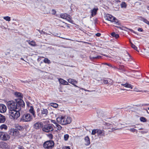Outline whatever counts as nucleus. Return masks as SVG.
I'll list each match as a JSON object with an SVG mask.
<instances>
[{
	"mask_svg": "<svg viewBox=\"0 0 149 149\" xmlns=\"http://www.w3.org/2000/svg\"><path fill=\"white\" fill-rule=\"evenodd\" d=\"M7 104L9 111L17 109L20 110L22 107H24L25 106V103L24 101L20 99H15V101H8Z\"/></svg>",
	"mask_w": 149,
	"mask_h": 149,
	"instance_id": "obj_1",
	"label": "nucleus"
},
{
	"mask_svg": "<svg viewBox=\"0 0 149 149\" xmlns=\"http://www.w3.org/2000/svg\"><path fill=\"white\" fill-rule=\"evenodd\" d=\"M18 110H15L12 111H9L10 115L14 119H17L20 115L19 111Z\"/></svg>",
	"mask_w": 149,
	"mask_h": 149,
	"instance_id": "obj_2",
	"label": "nucleus"
},
{
	"mask_svg": "<svg viewBox=\"0 0 149 149\" xmlns=\"http://www.w3.org/2000/svg\"><path fill=\"white\" fill-rule=\"evenodd\" d=\"M32 119V116L29 113H27L24 114L20 119V121L29 122Z\"/></svg>",
	"mask_w": 149,
	"mask_h": 149,
	"instance_id": "obj_3",
	"label": "nucleus"
},
{
	"mask_svg": "<svg viewBox=\"0 0 149 149\" xmlns=\"http://www.w3.org/2000/svg\"><path fill=\"white\" fill-rule=\"evenodd\" d=\"M10 138V135L6 132H0V139L4 141L8 140Z\"/></svg>",
	"mask_w": 149,
	"mask_h": 149,
	"instance_id": "obj_4",
	"label": "nucleus"
},
{
	"mask_svg": "<svg viewBox=\"0 0 149 149\" xmlns=\"http://www.w3.org/2000/svg\"><path fill=\"white\" fill-rule=\"evenodd\" d=\"M42 125V130L43 131H45V132H47V125L46 124L44 125V127H43V124L42 122H38L36 123H35L34 125V127L36 129H38L40 128Z\"/></svg>",
	"mask_w": 149,
	"mask_h": 149,
	"instance_id": "obj_5",
	"label": "nucleus"
},
{
	"mask_svg": "<svg viewBox=\"0 0 149 149\" xmlns=\"http://www.w3.org/2000/svg\"><path fill=\"white\" fill-rule=\"evenodd\" d=\"M71 121V118L70 117L63 116L62 125H66L70 123Z\"/></svg>",
	"mask_w": 149,
	"mask_h": 149,
	"instance_id": "obj_6",
	"label": "nucleus"
},
{
	"mask_svg": "<svg viewBox=\"0 0 149 149\" xmlns=\"http://www.w3.org/2000/svg\"><path fill=\"white\" fill-rule=\"evenodd\" d=\"M54 142L53 141H47V149H52L54 147Z\"/></svg>",
	"mask_w": 149,
	"mask_h": 149,
	"instance_id": "obj_7",
	"label": "nucleus"
},
{
	"mask_svg": "<svg viewBox=\"0 0 149 149\" xmlns=\"http://www.w3.org/2000/svg\"><path fill=\"white\" fill-rule=\"evenodd\" d=\"M9 132H10V134L13 136L18 135L19 133L18 130L15 129H11L10 130Z\"/></svg>",
	"mask_w": 149,
	"mask_h": 149,
	"instance_id": "obj_8",
	"label": "nucleus"
},
{
	"mask_svg": "<svg viewBox=\"0 0 149 149\" xmlns=\"http://www.w3.org/2000/svg\"><path fill=\"white\" fill-rule=\"evenodd\" d=\"M49 120H47V133L52 132L54 130L53 125L52 124H48V123H49Z\"/></svg>",
	"mask_w": 149,
	"mask_h": 149,
	"instance_id": "obj_9",
	"label": "nucleus"
},
{
	"mask_svg": "<svg viewBox=\"0 0 149 149\" xmlns=\"http://www.w3.org/2000/svg\"><path fill=\"white\" fill-rule=\"evenodd\" d=\"M41 113L40 116V117L43 118H46L47 116V109L41 108Z\"/></svg>",
	"mask_w": 149,
	"mask_h": 149,
	"instance_id": "obj_10",
	"label": "nucleus"
},
{
	"mask_svg": "<svg viewBox=\"0 0 149 149\" xmlns=\"http://www.w3.org/2000/svg\"><path fill=\"white\" fill-rule=\"evenodd\" d=\"M6 110V106L3 104H0V112L1 113L5 112Z\"/></svg>",
	"mask_w": 149,
	"mask_h": 149,
	"instance_id": "obj_11",
	"label": "nucleus"
},
{
	"mask_svg": "<svg viewBox=\"0 0 149 149\" xmlns=\"http://www.w3.org/2000/svg\"><path fill=\"white\" fill-rule=\"evenodd\" d=\"M115 17L111 15L108 14L106 15L105 17V19L107 20L110 21L111 22L113 21V19Z\"/></svg>",
	"mask_w": 149,
	"mask_h": 149,
	"instance_id": "obj_12",
	"label": "nucleus"
},
{
	"mask_svg": "<svg viewBox=\"0 0 149 149\" xmlns=\"http://www.w3.org/2000/svg\"><path fill=\"white\" fill-rule=\"evenodd\" d=\"M98 10V9L97 8H94L91 10V15L92 16H93L96 14Z\"/></svg>",
	"mask_w": 149,
	"mask_h": 149,
	"instance_id": "obj_13",
	"label": "nucleus"
},
{
	"mask_svg": "<svg viewBox=\"0 0 149 149\" xmlns=\"http://www.w3.org/2000/svg\"><path fill=\"white\" fill-rule=\"evenodd\" d=\"M127 55L125 56L123 58V60L125 61H128L131 58L130 54L127 53Z\"/></svg>",
	"mask_w": 149,
	"mask_h": 149,
	"instance_id": "obj_14",
	"label": "nucleus"
},
{
	"mask_svg": "<svg viewBox=\"0 0 149 149\" xmlns=\"http://www.w3.org/2000/svg\"><path fill=\"white\" fill-rule=\"evenodd\" d=\"M84 140H85V145L86 146L89 145L90 143V140L89 137L88 136H86L84 138Z\"/></svg>",
	"mask_w": 149,
	"mask_h": 149,
	"instance_id": "obj_15",
	"label": "nucleus"
},
{
	"mask_svg": "<svg viewBox=\"0 0 149 149\" xmlns=\"http://www.w3.org/2000/svg\"><path fill=\"white\" fill-rule=\"evenodd\" d=\"M97 133L100 136H104V131L100 130L97 129Z\"/></svg>",
	"mask_w": 149,
	"mask_h": 149,
	"instance_id": "obj_16",
	"label": "nucleus"
},
{
	"mask_svg": "<svg viewBox=\"0 0 149 149\" xmlns=\"http://www.w3.org/2000/svg\"><path fill=\"white\" fill-rule=\"evenodd\" d=\"M6 120L5 116L0 114V123H3Z\"/></svg>",
	"mask_w": 149,
	"mask_h": 149,
	"instance_id": "obj_17",
	"label": "nucleus"
},
{
	"mask_svg": "<svg viewBox=\"0 0 149 149\" xmlns=\"http://www.w3.org/2000/svg\"><path fill=\"white\" fill-rule=\"evenodd\" d=\"M59 81L60 83L66 85L68 84V82L61 78L59 79Z\"/></svg>",
	"mask_w": 149,
	"mask_h": 149,
	"instance_id": "obj_18",
	"label": "nucleus"
},
{
	"mask_svg": "<svg viewBox=\"0 0 149 149\" xmlns=\"http://www.w3.org/2000/svg\"><path fill=\"white\" fill-rule=\"evenodd\" d=\"M68 16H70L69 15L67 14L66 13H61L60 15V17L61 18L65 19H66Z\"/></svg>",
	"mask_w": 149,
	"mask_h": 149,
	"instance_id": "obj_19",
	"label": "nucleus"
},
{
	"mask_svg": "<svg viewBox=\"0 0 149 149\" xmlns=\"http://www.w3.org/2000/svg\"><path fill=\"white\" fill-rule=\"evenodd\" d=\"M140 19L142 21H143L144 22L147 24L149 25V22L146 19L143 17H140Z\"/></svg>",
	"mask_w": 149,
	"mask_h": 149,
	"instance_id": "obj_20",
	"label": "nucleus"
},
{
	"mask_svg": "<svg viewBox=\"0 0 149 149\" xmlns=\"http://www.w3.org/2000/svg\"><path fill=\"white\" fill-rule=\"evenodd\" d=\"M121 85L126 88H129L131 89L132 88V86L130 84H129L127 83H126L125 84H122Z\"/></svg>",
	"mask_w": 149,
	"mask_h": 149,
	"instance_id": "obj_21",
	"label": "nucleus"
},
{
	"mask_svg": "<svg viewBox=\"0 0 149 149\" xmlns=\"http://www.w3.org/2000/svg\"><path fill=\"white\" fill-rule=\"evenodd\" d=\"M29 112L32 114L34 117H35L36 116L35 114V112L33 110V108L32 106L30 107V108L29 110Z\"/></svg>",
	"mask_w": 149,
	"mask_h": 149,
	"instance_id": "obj_22",
	"label": "nucleus"
},
{
	"mask_svg": "<svg viewBox=\"0 0 149 149\" xmlns=\"http://www.w3.org/2000/svg\"><path fill=\"white\" fill-rule=\"evenodd\" d=\"M113 20L112 22H114V24L116 25H120V24L119 23L118 20L115 17L113 19Z\"/></svg>",
	"mask_w": 149,
	"mask_h": 149,
	"instance_id": "obj_23",
	"label": "nucleus"
},
{
	"mask_svg": "<svg viewBox=\"0 0 149 149\" xmlns=\"http://www.w3.org/2000/svg\"><path fill=\"white\" fill-rule=\"evenodd\" d=\"M63 116H61V117H58L56 118L57 121L59 123L61 124L62 125V120Z\"/></svg>",
	"mask_w": 149,
	"mask_h": 149,
	"instance_id": "obj_24",
	"label": "nucleus"
},
{
	"mask_svg": "<svg viewBox=\"0 0 149 149\" xmlns=\"http://www.w3.org/2000/svg\"><path fill=\"white\" fill-rule=\"evenodd\" d=\"M111 35L113 37H114L115 38L117 39L119 37V35L118 34H116L114 32H113L111 33Z\"/></svg>",
	"mask_w": 149,
	"mask_h": 149,
	"instance_id": "obj_25",
	"label": "nucleus"
},
{
	"mask_svg": "<svg viewBox=\"0 0 149 149\" xmlns=\"http://www.w3.org/2000/svg\"><path fill=\"white\" fill-rule=\"evenodd\" d=\"M127 5L125 2H123L120 4V6L121 8H126L127 7Z\"/></svg>",
	"mask_w": 149,
	"mask_h": 149,
	"instance_id": "obj_26",
	"label": "nucleus"
},
{
	"mask_svg": "<svg viewBox=\"0 0 149 149\" xmlns=\"http://www.w3.org/2000/svg\"><path fill=\"white\" fill-rule=\"evenodd\" d=\"M110 81H109V80H103V83H104L105 84H112V83L111 82V83H110V81H111V80L109 79Z\"/></svg>",
	"mask_w": 149,
	"mask_h": 149,
	"instance_id": "obj_27",
	"label": "nucleus"
},
{
	"mask_svg": "<svg viewBox=\"0 0 149 149\" xmlns=\"http://www.w3.org/2000/svg\"><path fill=\"white\" fill-rule=\"evenodd\" d=\"M15 95L20 98H21L22 97V95L21 93L19 92H16L15 93Z\"/></svg>",
	"mask_w": 149,
	"mask_h": 149,
	"instance_id": "obj_28",
	"label": "nucleus"
},
{
	"mask_svg": "<svg viewBox=\"0 0 149 149\" xmlns=\"http://www.w3.org/2000/svg\"><path fill=\"white\" fill-rule=\"evenodd\" d=\"M132 127H134L135 128H138L139 130H143V129L141 127H140L141 125L139 124H137L136 125V126L134 125L131 126Z\"/></svg>",
	"mask_w": 149,
	"mask_h": 149,
	"instance_id": "obj_29",
	"label": "nucleus"
},
{
	"mask_svg": "<svg viewBox=\"0 0 149 149\" xmlns=\"http://www.w3.org/2000/svg\"><path fill=\"white\" fill-rule=\"evenodd\" d=\"M68 81L69 83L73 84L74 82L77 83L76 81L74 79H69L68 80Z\"/></svg>",
	"mask_w": 149,
	"mask_h": 149,
	"instance_id": "obj_30",
	"label": "nucleus"
},
{
	"mask_svg": "<svg viewBox=\"0 0 149 149\" xmlns=\"http://www.w3.org/2000/svg\"><path fill=\"white\" fill-rule=\"evenodd\" d=\"M0 128L1 129H4L5 130H6L7 128V127L5 124H3L0 126Z\"/></svg>",
	"mask_w": 149,
	"mask_h": 149,
	"instance_id": "obj_31",
	"label": "nucleus"
},
{
	"mask_svg": "<svg viewBox=\"0 0 149 149\" xmlns=\"http://www.w3.org/2000/svg\"><path fill=\"white\" fill-rule=\"evenodd\" d=\"M47 137L50 139V140L53 138V135L52 134L47 133Z\"/></svg>",
	"mask_w": 149,
	"mask_h": 149,
	"instance_id": "obj_32",
	"label": "nucleus"
},
{
	"mask_svg": "<svg viewBox=\"0 0 149 149\" xmlns=\"http://www.w3.org/2000/svg\"><path fill=\"white\" fill-rule=\"evenodd\" d=\"M29 44L31 46H36V44L35 42L33 41H30L29 40Z\"/></svg>",
	"mask_w": 149,
	"mask_h": 149,
	"instance_id": "obj_33",
	"label": "nucleus"
},
{
	"mask_svg": "<svg viewBox=\"0 0 149 149\" xmlns=\"http://www.w3.org/2000/svg\"><path fill=\"white\" fill-rule=\"evenodd\" d=\"M51 106L53 107L56 108L58 107V105L56 103H50Z\"/></svg>",
	"mask_w": 149,
	"mask_h": 149,
	"instance_id": "obj_34",
	"label": "nucleus"
},
{
	"mask_svg": "<svg viewBox=\"0 0 149 149\" xmlns=\"http://www.w3.org/2000/svg\"><path fill=\"white\" fill-rule=\"evenodd\" d=\"M140 120L141 122H145L147 121L146 119L144 117H141L140 118Z\"/></svg>",
	"mask_w": 149,
	"mask_h": 149,
	"instance_id": "obj_35",
	"label": "nucleus"
},
{
	"mask_svg": "<svg viewBox=\"0 0 149 149\" xmlns=\"http://www.w3.org/2000/svg\"><path fill=\"white\" fill-rule=\"evenodd\" d=\"M69 137V136L68 134H66L64 135V139L65 141H67Z\"/></svg>",
	"mask_w": 149,
	"mask_h": 149,
	"instance_id": "obj_36",
	"label": "nucleus"
},
{
	"mask_svg": "<svg viewBox=\"0 0 149 149\" xmlns=\"http://www.w3.org/2000/svg\"><path fill=\"white\" fill-rule=\"evenodd\" d=\"M3 19L7 21H10V17L9 16L4 17Z\"/></svg>",
	"mask_w": 149,
	"mask_h": 149,
	"instance_id": "obj_37",
	"label": "nucleus"
},
{
	"mask_svg": "<svg viewBox=\"0 0 149 149\" xmlns=\"http://www.w3.org/2000/svg\"><path fill=\"white\" fill-rule=\"evenodd\" d=\"M101 57L100 56H94L93 57L92 56H90V58L91 59H97V58H99Z\"/></svg>",
	"mask_w": 149,
	"mask_h": 149,
	"instance_id": "obj_38",
	"label": "nucleus"
},
{
	"mask_svg": "<svg viewBox=\"0 0 149 149\" xmlns=\"http://www.w3.org/2000/svg\"><path fill=\"white\" fill-rule=\"evenodd\" d=\"M70 16H68L67 18L66 19L68 22H70L71 23H72V22L73 21L70 18Z\"/></svg>",
	"mask_w": 149,
	"mask_h": 149,
	"instance_id": "obj_39",
	"label": "nucleus"
},
{
	"mask_svg": "<svg viewBox=\"0 0 149 149\" xmlns=\"http://www.w3.org/2000/svg\"><path fill=\"white\" fill-rule=\"evenodd\" d=\"M56 125L57 127V129L58 130H60L62 129V127L59 125L58 124H56Z\"/></svg>",
	"mask_w": 149,
	"mask_h": 149,
	"instance_id": "obj_40",
	"label": "nucleus"
},
{
	"mask_svg": "<svg viewBox=\"0 0 149 149\" xmlns=\"http://www.w3.org/2000/svg\"><path fill=\"white\" fill-rule=\"evenodd\" d=\"M97 129H94L92 131L91 134L93 135H95L97 133Z\"/></svg>",
	"mask_w": 149,
	"mask_h": 149,
	"instance_id": "obj_41",
	"label": "nucleus"
},
{
	"mask_svg": "<svg viewBox=\"0 0 149 149\" xmlns=\"http://www.w3.org/2000/svg\"><path fill=\"white\" fill-rule=\"evenodd\" d=\"M23 129V128L22 126H18L17 128V130H22Z\"/></svg>",
	"mask_w": 149,
	"mask_h": 149,
	"instance_id": "obj_42",
	"label": "nucleus"
},
{
	"mask_svg": "<svg viewBox=\"0 0 149 149\" xmlns=\"http://www.w3.org/2000/svg\"><path fill=\"white\" fill-rule=\"evenodd\" d=\"M2 145L1 147H4V146H6V143L3 142L2 143H1V146Z\"/></svg>",
	"mask_w": 149,
	"mask_h": 149,
	"instance_id": "obj_43",
	"label": "nucleus"
},
{
	"mask_svg": "<svg viewBox=\"0 0 149 149\" xmlns=\"http://www.w3.org/2000/svg\"><path fill=\"white\" fill-rule=\"evenodd\" d=\"M56 13V11L55 10L52 9V13L53 15H55Z\"/></svg>",
	"mask_w": 149,
	"mask_h": 149,
	"instance_id": "obj_44",
	"label": "nucleus"
},
{
	"mask_svg": "<svg viewBox=\"0 0 149 149\" xmlns=\"http://www.w3.org/2000/svg\"><path fill=\"white\" fill-rule=\"evenodd\" d=\"M37 30V31L39 32V33H40L41 34H45V33L42 31H41L40 30Z\"/></svg>",
	"mask_w": 149,
	"mask_h": 149,
	"instance_id": "obj_45",
	"label": "nucleus"
},
{
	"mask_svg": "<svg viewBox=\"0 0 149 149\" xmlns=\"http://www.w3.org/2000/svg\"><path fill=\"white\" fill-rule=\"evenodd\" d=\"M43 147L45 148H47V141H45L43 144Z\"/></svg>",
	"mask_w": 149,
	"mask_h": 149,
	"instance_id": "obj_46",
	"label": "nucleus"
},
{
	"mask_svg": "<svg viewBox=\"0 0 149 149\" xmlns=\"http://www.w3.org/2000/svg\"><path fill=\"white\" fill-rule=\"evenodd\" d=\"M130 130L132 132H134L136 130L134 128H131L130 129Z\"/></svg>",
	"mask_w": 149,
	"mask_h": 149,
	"instance_id": "obj_47",
	"label": "nucleus"
},
{
	"mask_svg": "<svg viewBox=\"0 0 149 149\" xmlns=\"http://www.w3.org/2000/svg\"><path fill=\"white\" fill-rule=\"evenodd\" d=\"M101 0H94L95 3H98L99 2H100Z\"/></svg>",
	"mask_w": 149,
	"mask_h": 149,
	"instance_id": "obj_48",
	"label": "nucleus"
},
{
	"mask_svg": "<svg viewBox=\"0 0 149 149\" xmlns=\"http://www.w3.org/2000/svg\"><path fill=\"white\" fill-rule=\"evenodd\" d=\"M131 46L134 49L135 48L136 46L133 44L132 43H131Z\"/></svg>",
	"mask_w": 149,
	"mask_h": 149,
	"instance_id": "obj_49",
	"label": "nucleus"
},
{
	"mask_svg": "<svg viewBox=\"0 0 149 149\" xmlns=\"http://www.w3.org/2000/svg\"><path fill=\"white\" fill-rule=\"evenodd\" d=\"M49 120H50L51 122H52V123H54L56 124V121L55 120H51V119H49Z\"/></svg>",
	"mask_w": 149,
	"mask_h": 149,
	"instance_id": "obj_50",
	"label": "nucleus"
},
{
	"mask_svg": "<svg viewBox=\"0 0 149 149\" xmlns=\"http://www.w3.org/2000/svg\"><path fill=\"white\" fill-rule=\"evenodd\" d=\"M18 149H24V148L23 146H19L18 147Z\"/></svg>",
	"mask_w": 149,
	"mask_h": 149,
	"instance_id": "obj_51",
	"label": "nucleus"
},
{
	"mask_svg": "<svg viewBox=\"0 0 149 149\" xmlns=\"http://www.w3.org/2000/svg\"><path fill=\"white\" fill-rule=\"evenodd\" d=\"M138 30L139 31L142 32L143 31V30L141 28H139L138 29Z\"/></svg>",
	"mask_w": 149,
	"mask_h": 149,
	"instance_id": "obj_52",
	"label": "nucleus"
},
{
	"mask_svg": "<svg viewBox=\"0 0 149 149\" xmlns=\"http://www.w3.org/2000/svg\"><path fill=\"white\" fill-rule=\"evenodd\" d=\"M101 35V34L100 33H97L96 34V36L99 37Z\"/></svg>",
	"mask_w": 149,
	"mask_h": 149,
	"instance_id": "obj_53",
	"label": "nucleus"
},
{
	"mask_svg": "<svg viewBox=\"0 0 149 149\" xmlns=\"http://www.w3.org/2000/svg\"><path fill=\"white\" fill-rule=\"evenodd\" d=\"M64 149H70V148L69 146H65L64 148Z\"/></svg>",
	"mask_w": 149,
	"mask_h": 149,
	"instance_id": "obj_54",
	"label": "nucleus"
},
{
	"mask_svg": "<svg viewBox=\"0 0 149 149\" xmlns=\"http://www.w3.org/2000/svg\"><path fill=\"white\" fill-rule=\"evenodd\" d=\"M149 105V104H142V106H148Z\"/></svg>",
	"mask_w": 149,
	"mask_h": 149,
	"instance_id": "obj_55",
	"label": "nucleus"
},
{
	"mask_svg": "<svg viewBox=\"0 0 149 149\" xmlns=\"http://www.w3.org/2000/svg\"><path fill=\"white\" fill-rule=\"evenodd\" d=\"M58 89H59V91L60 92H63V91L61 90L62 88L61 87L59 88Z\"/></svg>",
	"mask_w": 149,
	"mask_h": 149,
	"instance_id": "obj_56",
	"label": "nucleus"
},
{
	"mask_svg": "<svg viewBox=\"0 0 149 149\" xmlns=\"http://www.w3.org/2000/svg\"><path fill=\"white\" fill-rule=\"evenodd\" d=\"M51 63L50 61L49 60H48L47 58V63L49 64Z\"/></svg>",
	"mask_w": 149,
	"mask_h": 149,
	"instance_id": "obj_57",
	"label": "nucleus"
},
{
	"mask_svg": "<svg viewBox=\"0 0 149 149\" xmlns=\"http://www.w3.org/2000/svg\"><path fill=\"white\" fill-rule=\"evenodd\" d=\"M105 64L107 65L108 66H110V67H112L111 65L110 64L106 63Z\"/></svg>",
	"mask_w": 149,
	"mask_h": 149,
	"instance_id": "obj_58",
	"label": "nucleus"
},
{
	"mask_svg": "<svg viewBox=\"0 0 149 149\" xmlns=\"http://www.w3.org/2000/svg\"><path fill=\"white\" fill-rule=\"evenodd\" d=\"M129 29V30H130V31H131L132 32H134V31L132 29Z\"/></svg>",
	"mask_w": 149,
	"mask_h": 149,
	"instance_id": "obj_59",
	"label": "nucleus"
},
{
	"mask_svg": "<svg viewBox=\"0 0 149 149\" xmlns=\"http://www.w3.org/2000/svg\"><path fill=\"white\" fill-rule=\"evenodd\" d=\"M63 22V23H65V24H67V25L66 26H67V27H69V26H68V24H67V23H65L64 22Z\"/></svg>",
	"mask_w": 149,
	"mask_h": 149,
	"instance_id": "obj_60",
	"label": "nucleus"
},
{
	"mask_svg": "<svg viewBox=\"0 0 149 149\" xmlns=\"http://www.w3.org/2000/svg\"><path fill=\"white\" fill-rule=\"evenodd\" d=\"M44 62L46 63H47V58H45L44 59Z\"/></svg>",
	"mask_w": 149,
	"mask_h": 149,
	"instance_id": "obj_61",
	"label": "nucleus"
},
{
	"mask_svg": "<svg viewBox=\"0 0 149 149\" xmlns=\"http://www.w3.org/2000/svg\"><path fill=\"white\" fill-rule=\"evenodd\" d=\"M134 49L137 51V47L136 46L135 48Z\"/></svg>",
	"mask_w": 149,
	"mask_h": 149,
	"instance_id": "obj_62",
	"label": "nucleus"
},
{
	"mask_svg": "<svg viewBox=\"0 0 149 149\" xmlns=\"http://www.w3.org/2000/svg\"><path fill=\"white\" fill-rule=\"evenodd\" d=\"M116 27H117L118 28H119L120 29H121V28L120 27L118 26H115Z\"/></svg>",
	"mask_w": 149,
	"mask_h": 149,
	"instance_id": "obj_63",
	"label": "nucleus"
},
{
	"mask_svg": "<svg viewBox=\"0 0 149 149\" xmlns=\"http://www.w3.org/2000/svg\"><path fill=\"white\" fill-rule=\"evenodd\" d=\"M145 110L146 111L147 113H149V112L148 111L147 109H145Z\"/></svg>",
	"mask_w": 149,
	"mask_h": 149,
	"instance_id": "obj_64",
	"label": "nucleus"
}]
</instances>
